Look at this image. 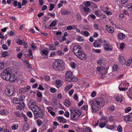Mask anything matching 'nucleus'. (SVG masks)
Returning <instances> with one entry per match:
<instances>
[{"label": "nucleus", "mask_w": 132, "mask_h": 132, "mask_svg": "<svg viewBox=\"0 0 132 132\" xmlns=\"http://www.w3.org/2000/svg\"><path fill=\"white\" fill-rule=\"evenodd\" d=\"M47 15H48L50 16H51L52 17H54L55 16V13L52 14L51 13H48L47 14Z\"/></svg>", "instance_id": "obj_59"}, {"label": "nucleus", "mask_w": 132, "mask_h": 132, "mask_svg": "<svg viewBox=\"0 0 132 132\" xmlns=\"http://www.w3.org/2000/svg\"><path fill=\"white\" fill-rule=\"evenodd\" d=\"M37 122L38 126H40L42 125V122L40 120H37Z\"/></svg>", "instance_id": "obj_64"}, {"label": "nucleus", "mask_w": 132, "mask_h": 132, "mask_svg": "<svg viewBox=\"0 0 132 132\" xmlns=\"http://www.w3.org/2000/svg\"><path fill=\"white\" fill-rule=\"evenodd\" d=\"M56 54L57 55H59L61 56H63L64 53L60 50L56 52Z\"/></svg>", "instance_id": "obj_37"}, {"label": "nucleus", "mask_w": 132, "mask_h": 132, "mask_svg": "<svg viewBox=\"0 0 132 132\" xmlns=\"http://www.w3.org/2000/svg\"><path fill=\"white\" fill-rule=\"evenodd\" d=\"M80 59L81 60H85L87 58V56L85 54V53H82L81 56H80Z\"/></svg>", "instance_id": "obj_19"}, {"label": "nucleus", "mask_w": 132, "mask_h": 132, "mask_svg": "<svg viewBox=\"0 0 132 132\" xmlns=\"http://www.w3.org/2000/svg\"><path fill=\"white\" fill-rule=\"evenodd\" d=\"M83 4L85 6L87 7L91 5L90 2L88 1H87L85 2H84L83 3Z\"/></svg>", "instance_id": "obj_33"}, {"label": "nucleus", "mask_w": 132, "mask_h": 132, "mask_svg": "<svg viewBox=\"0 0 132 132\" xmlns=\"http://www.w3.org/2000/svg\"><path fill=\"white\" fill-rule=\"evenodd\" d=\"M15 114L17 117H24L25 116V115L23 114V113L20 112H19L18 111L15 112Z\"/></svg>", "instance_id": "obj_16"}, {"label": "nucleus", "mask_w": 132, "mask_h": 132, "mask_svg": "<svg viewBox=\"0 0 132 132\" xmlns=\"http://www.w3.org/2000/svg\"><path fill=\"white\" fill-rule=\"evenodd\" d=\"M42 53L45 55H46L48 53L47 51L44 50H43L42 51Z\"/></svg>", "instance_id": "obj_62"}, {"label": "nucleus", "mask_w": 132, "mask_h": 132, "mask_svg": "<svg viewBox=\"0 0 132 132\" xmlns=\"http://www.w3.org/2000/svg\"><path fill=\"white\" fill-rule=\"evenodd\" d=\"M21 99L15 98L13 99V101L15 104H19L20 102L19 101L21 102Z\"/></svg>", "instance_id": "obj_18"}, {"label": "nucleus", "mask_w": 132, "mask_h": 132, "mask_svg": "<svg viewBox=\"0 0 132 132\" xmlns=\"http://www.w3.org/2000/svg\"><path fill=\"white\" fill-rule=\"evenodd\" d=\"M132 61V58H130L127 61L126 64V65L128 67L129 66Z\"/></svg>", "instance_id": "obj_30"}, {"label": "nucleus", "mask_w": 132, "mask_h": 132, "mask_svg": "<svg viewBox=\"0 0 132 132\" xmlns=\"http://www.w3.org/2000/svg\"><path fill=\"white\" fill-rule=\"evenodd\" d=\"M69 11H67L65 10H62L61 14L64 15H68L69 13Z\"/></svg>", "instance_id": "obj_27"}, {"label": "nucleus", "mask_w": 132, "mask_h": 132, "mask_svg": "<svg viewBox=\"0 0 132 132\" xmlns=\"http://www.w3.org/2000/svg\"><path fill=\"white\" fill-rule=\"evenodd\" d=\"M57 119L60 122L65 123L67 122V120L62 117H59L57 118Z\"/></svg>", "instance_id": "obj_13"}, {"label": "nucleus", "mask_w": 132, "mask_h": 132, "mask_svg": "<svg viewBox=\"0 0 132 132\" xmlns=\"http://www.w3.org/2000/svg\"><path fill=\"white\" fill-rule=\"evenodd\" d=\"M119 60L120 63L122 64H123L125 62V59L122 56H120L119 57Z\"/></svg>", "instance_id": "obj_15"}, {"label": "nucleus", "mask_w": 132, "mask_h": 132, "mask_svg": "<svg viewBox=\"0 0 132 132\" xmlns=\"http://www.w3.org/2000/svg\"><path fill=\"white\" fill-rule=\"evenodd\" d=\"M129 85V84L127 82L123 84H121L120 86H121L122 87H127V86H128Z\"/></svg>", "instance_id": "obj_41"}, {"label": "nucleus", "mask_w": 132, "mask_h": 132, "mask_svg": "<svg viewBox=\"0 0 132 132\" xmlns=\"http://www.w3.org/2000/svg\"><path fill=\"white\" fill-rule=\"evenodd\" d=\"M118 37L119 39H122L125 38V35L122 33H120L118 34Z\"/></svg>", "instance_id": "obj_20"}, {"label": "nucleus", "mask_w": 132, "mask_h": 132, "mask_svg": "<svg viewBox=\"0 0 132 132\" xmlns=\"http://www.w3.org/2000/svg\"><path fill=\"white\" fill-rule=\"evenodd\" d=\"M83 10L84 12H87L89 10V8L88 7L85 6L84 7Z\"/></svg>", "instance_id": "obj_40"}, {"label": "nucleus", "mask_w": 132, "mask_h": 132, "mask_svg": "<svg viewBox=\"0 0 132 132\" xmlns=\"http://www.w3.org/2000/svg\"><path fill=\"white\" fill-rule=\"evenodd\" d=\"M84 34L86 36H89L90 35V34L87 31H85L83 32Z\"/></svg>", "instance_id": "obj_51"}, {"label": "nucleus", "mask_w": 132, "mask_h": 132, "mask_svg": "<svg viewBox=\"0 0 132 132\" xmlns=\"http://www.w3.org/2000/svg\"><path fill=\"white\" fill-rule=\"evenodd\" d=\"M8 113V112L6 110H2L0 111V114L1 115H7Z\"/></svg>", "instance_id": "obj_23"}, {"label": "nucleus", "mask_w": 132, "mask_h": 132, "mask_svg": "<svg viewBox=\"0 0 132 132\" xmlns=\"http://www.w3.org/2000/svg\"><path fill=\"white\" fill-rule=\"evenodd\" d=\"M20 104L18 106V107L17 108V109L18 110H22V109H23L25 105L23 101L22 100H21V101L19 103Z\"/></svg>", "instance_id": "obj_10"}, {"label": "nucleus", "mask_w": 132, "mask_h": 132, "mask_svg": "<svg viewBox=\"0 0 132 132\" xmlns=\"http://www.w3.org/2000/svg\"><path fill=\"white\" fill-rule=\"evenodd\" d=\"M111 46L109 44L104 47V49L106 51H111L112 49Z\"/></svg>", "instance_id": "obj_12"}, {"label": "nucleus", "mask_w": 132, "mask_h": 132, "mask_svg": "<svg viewBox=\"0 0 132 132\" xmlns=\"http://www.w3.org/2000/svg\"><path fill=\"white\" fill-rule=\"evenodd\" d=\"M36 105L35 101L32 100H30L28 103V107L30 109L31 108L34 107Z\"/></svg>", "instance_id": "obj_9"}, {"label": "nucleus", "mask_w": 132, "mask_h": 132, "mask_svg": "<svg viewBox=\"0 0 132 132\" xmlns=\"http://www.w3.org/2000/svg\"><path fill=\"white\" fill-rule=\"evenodd\" d=\"M91 5L93 8L96 9L98 7L97 5L94 3H92L91 4Z\"/></svg>", "instance_id": "obj_39"}, {"label": "nucleus", "mask_w": 132, "mask_h": 132, "mask_svg": "<svg viewBox=\"0 0 132 132\" xmlns=\"http://www.w3.org/2000/svg\"><path fill=\"white\" fill-rule=\"evenodd\" d=\"M128 11H132V4H129L125 6Z\"/></svg>", "instance_id": "obj_17"}, {"label": "nucleus", "mask_w": 132, "mask_h": 132, "mask_svg": "<svg viewBox=\"0 0 132 132\" xmlns=\"http://www.w3.org/2000/svg\"><path fill=\"white\" fill-rule=\"evenodd\" d=\"M73 98L76 101H78V97L77 96V94L76 93L74 94Z\"/></svg>", "instance_id": "obj_46"}, {"label": "nucleus", "mask_w": 132, "mask_h": 132, "mask_svg": "<svg viewBox=\"0 0 132 132\" xmlns=\"http://www.w3.org/2000/svg\"><path fill=\"white\" fill-rule=\"evenodd\" d=\"M64 104L67 106L69 107L71 106V103L69 100H67L64 101Z\"/></svg>", "instance_id": "obj_21"}, {"label": "nucleus", "mask_w": 132, "mask_h": 132, "mask_svg": "<svg viewBox=\"0 0 132 132\" xmlns=\"http://www.w3.org/2000/svg\"><path fill=\"white\" fill-rule=\"evenodd\" d=\"M6 65L4 62H2L0 63V70L3 69L6 67Z\"/></svg>", "instance_id": "obj_24"}, {"label": "nucleus", "mask_w": 132, "mask_h": 132, "mask_svg": "<svg viewBox=\"0 0 132 132\" xmlns=\"http://www.w3.org/2000/svg\"><path fill=\"white\" fill-rule=\"evenodd\" d=\"M116 100L118 102H121L122 100V97L121 96H117L116 97Z\"/></svg>", "instance_id": "obj_26"}, {"label": "nucleus", "mask_w": 132, "mask_h": 132, "mask_svg": "<svg viewBox=\"0 0 132 132\" xmlns=\"http://www.w3.org/2000/svg\"><path fill=\"white\" fill-rule=\"evenodd\" d=\"M58 21V20L56 19L54 20L49 25L50 27H53L55 26L56 23Z\"/></svg>", "instance_id": "obj_28"}, {"label": "nucleus", "mask_w": 132, "mask_h": 132, "mask_svg": "<svg viewBox=\"0 0 132 132\" xmlns=\"http://www.w3.org/2000/svg\"><path fill=\"white\" fill-rule=\"evenodd\" d=\"M2 47L3 49L5 50H7L8 48L7 47V45L5 44H3L2 45Z\"/></svg>", "instance_id": "obj_52"}, {"label": "nucleus", "mask_w": 132, "mask_h": 132, "mask_svg": "<svg viewBox=\"0 0 132 132\" xmlns=\"http://www.w3.org/2000/svg\"><path fill=\"white\" fill-rule=\"evenodd\" d=\"M82 50L81 47L79 45H77L75 46L73 48V51L76 55L79 52H80Z\"/></svg>", "instance_id": "obj_7"}, {"label": "nucleus", "mask_w": 132, "mask_h": 132, "mask_svg": "<svg viewBox=\"0 0 132 132\" xmlns=\"http://www.w3.org/2000/svg\"><path fill=\"white\" fill-rule=\"evenodd\" d=\"M11 71L10 68H8L3 70L1 76L3 79L8 81L11 75Z\"/></svg>", "instance_id": "obj_3"}, {"label": "nucleus", "mask_w": 132, "mask_h": 132, "mask_svg": "<svg viewBox=\"0 0 132 132\" xmlns=\"http://www.w3.org/2000/svg\"><path fill=\"white\" fill-rule=\"evenodd\" d=\"M81 114V113L79 111L76 110H70V117L73 120L77 119Z\"/></svg>", "instance_id": "obj_5"}, {"label": "nucleus", "mask_w": 132, "mask_h": 132, "mask_svg": "<svg viewBox=\"0 0 132 132\" xmlns=\"http://www.w3.org/2000/svg\"><path fill=\"white\" fill-rule=\"evenodd\" d=\"M29 125L28 123H26L23 126V129L24 131L27 130L28 129Z\"/></svg>", "instance_id": "obj_25"}, {"label": "nucleus", "mask_w": 132, "mask_h": 132, "mask_svg": "<svg viewBox=\"0 0 132 132\" xmlns=\"http://www.w3.org/2000/svg\"><path fill=\"white\" fill-rule=\"evenodd\" d=\"M81 109L82 110H87L88 109V106L87 105H84L83 106V107L81 108Z\"/></svg>", "instance_id": "obj_58"}, {"label": "nucleus", "mask_w": 132, "mask_h": 132, "mask_svg": "<svg viewBox=\"0 0 132 132\" xmlns=\"http://www.w3.org/2000/svg\"><path fill=\"white\" fill-rule=\"evenodd\" d=\"M115 108L114 106H112L109 107V109L111 112L113 111L114 110Z\"/></svg>", "instance_id": "obj_53"}, {"label": "nucleus", "mask_w": 132, "mask_h": 132, "mask_svg": "<svg viewBox=\"0 0 132 132\" xmlns=\"http://www.w3.org/2000/svg\"><path fill=\"white\" fill-rule=\"evenodd\" d=\"M31 48L33 50H34L35 48H36L34 45V43L33 42H32L31 45Z\"/></svg>", "instance_id": "obj_45"}, {"label": "nucleus", "mask_w": 132, "mask_h": 132, "mask_svg": "<svg viewBox=\"0 0 132 132\" xmlns=\"http://www.w3.org/2000/svg\"><path fill=\"white\" fill-rule=\"evenodd\" d=\"M26 92V91L25 89L23 88L19 90L20 93H24Z\"/></svg>", "instance_id": "obj_63"}, {"label": "nucleus", "mask_w": 132, "mask_h": 132, "mask_svg": "<svg viewBox=\"0 0 132 132\" xmlns=\"http://www.w3.org/2000/svg\"><path fill=\"white\" fill-rule=\"evenodd\" d=\"M113 69L114 71H116L118 69V66L116 65H114L113 67Z\"/></svg>", "instance_id": "obj_50"}, {"label": "nucleus", "mask_w": 132, "mask_h": 132, "mask_svg": "<svg viewBox=\"0 0 132 132\" xmlns=\"http://www.w3.org/2000/svg\"><path fill=\"white\" fill-rule=\"evenodd\" d=\"M10 81L12 82H15L16 80V79L14 78V76H11L10 75V78H9V80Z\"/></svg>", "instance_id": "obj_31"}, {"label": "nucleus", "mask_w": 132, "mask_h": 132, "mask_svg": "<svg viewBox=\"0 0 132 132\" xmlns=\"http://www.w3.org/2000/svg\"><path fill=\"white\" fill-rule=\"evenodd\" d=\"M47 109L48 110V112L49 113L52 111L53 110V108L51 106H49L47 108Z\"/></svg>", "instance_id": "obj_54"}, {"label": "nucleus", "mask_w": 132, "mask_h": 132, "mask_svg": "<svg viewBox=\"0 0 132 132\" xmlns=\"http://www.w3.org/2000/svg\"><path fill=\"white\" fill-rule=\"evenodd\" d=\"M65 80L68 81L74 82L77 81L78 79L77 78L74 77L70 71H67L65 75Z\"/></svg>", "instance_id": "obj_4"}, {"label": "nucleus", "mask_w": 132, "mask_h": 132, "mask_svg": "<svg viewBox=\"0 0 132 132\" xmlns=\"http://www.w3.org/2000/svg\"><path fill=\"white\" fill-rule=\"evenodd\" d=\"M27 0H23L22 1V6H24L26 5L27 3Z\"/></svg>", "instance_id": "obj_55"}, {"label": "nucleus", "mask_w": 132, "mask_h": 132, "mask_svg": "<svg viewBox=\"0 0 132 132\" xmlns=\"http://www.w3.org/2000/svg\"><path fill=\"white\" fill-rule=\"evenodd\" d=\"M103 40L102 39H99L95 41L93 43V46L94 47H99L102 43Z\"/></svg>", "instance_id": "obj_8"}, {"label": "nucleus", "mask_w": 132, "mask_h": 132, "mask_svg": "<svg viewBox=\"0 0 132 132\" xmlns=\"http://www.w3.org/2000/svg\"><path fill=\"white\" fill-rule=\"evenodd\" d=\"M57 63V61H55L53 64V68L55 70H59L60 69L58 67V65Z\"/></svg>", "instance_id": "obj_11"}, {"label": "nucleus", "mask_w": 132, "mask_h": 132, "mask_svg": "<svg viewBox=\"0 0 132 132\" xmlns=\"http://www.w3.org/2000/svg\"><path fill=\"white\" fill-rule=\"evenodd\" d=\"M30 109L32 111L35 118H37L38 117L42 118L43 116L42 110L38 106H35L34 107L31 108Z\"/></svg>", "instance_id": "obj_2"}, {"label": "nucleus", "mask_w": 132, "mask_h": 132, "mask_svg": "<svg viewBox=\"0 0 132 132\" xmlns=\"http://www.w3.org/2000/svg\"><path fill=\"white\" fill-rule=\"evenodd\" d=\"M128 86H127V87H119V88L120 91L122 90V91H125L128 88Z\"/></svg>", "instance_id": "obj_36"}, {"label": "nucleus", "mask_w": 132, "mask_h": 132, "mask_svg": "<svg viewBox=\"0 0 132 132\" xmlns=\"http://www.w3.org/2000/svg\"><path fill=\"white\" fill-rule=\"evenodd\" d=\"M115 126L114 125H111L110 126L108 129L111 130H112L115 129Z\"/></svg>", "instance_id": "obj_47"}, {"label": "nucleus", "mask_w": 132, "mask_h": 132, "mask_svg": "<svg viewBox=\"0 0 132 132\" xmlns=\"http://www.w3.org/2000/svg\"><path fill=\"white\" fill-rule=\"evenodd\" d=\"M44 78L45 80L46 81H48L49 80L50 77L48 76H44Z\"/></svg>", "instance_id": "obj_60"}, {"label": "nucleus", "mask_w": 132, "mask_h": 132, "mask_svg": "<svg viewBox=\"0 0 132 132\" xmlns=\"http://www.w3.org/2000/svg\"><path fill=\"white\" fill-rule=\"evenodd\" d=\"M74 90L73 89H71L69 92L68 94L70 96H71L73 92H74Z\"/></svg>", "instance_id": "obj_56"}, {"label": "nucleus", "mask_w": 132, "mask_h": 132, "mask_svg": "<svg viewBox=\"0 0 132 132\" xmlns=\"http://www.w3.org/2000/svg\"><path fill=\"white\" fill-rule=\"evenodd\" d=\"M14 92V89L12 85L8 86L5 90V94L9 96L12 95Z\"/></svg>", "instance_id": "obj_6"}, {"label": "nucleus", "mask_w": 132, "mask_h": 132, "mask_svg": "<svg viewBox=\"0 0 132 132\" xmlns=\"http://www.w3.org/2000/svg\"><path fill=\"white\" fill-rule=\"evenodd\" d=\"M70 64L71 67L73 69L75 68L77 66L76 64L73 62H71Z\"/></svg>", "instance_id": "obj_35"}, {"label": "nucleus", "mask_w": 132, "mask_h": 132, "mask_svg": "<svg viewBox=\"0 0 132 132\" xmlns=\"http://www.w3.org/2000/svg\"><path fill=\"white\" fill-rule=\"evenodd\" d=\"M72 87V85H69L65 87V90L67 91L69 90Z\"/></svg>", "instance_id": "obj_42"}, {"label": "nucleus", "mask_w": 132, "mask_h": 132, "mask_svg": "<svg viewBox=\"0 0 132 132\" xmlns=\"http://www.w3.org/2000/svg\"><path fill=\"white\" fill-rule=\"evenodd\" d=\"M76 18L78 21H80L81 20V16L80 15L79 13L76 14Z\"/></svg>", "instance_id": "obj_29"}, {"label": "nucleus", "mask_w": 132, "mask_h": 132, "mask_svg": "<svg viewBox=\"0 0 132 132\" xmlns=\"http://www.w3.org/2000/svg\"><path fill=\"white\" fill-rule=\"evenodd\" d=\"M55 4L53 3H50V5L49 10L50 11H52L54 8Z\"/></svg>", "instance_id": "obj_34"}, {"label": "nucleus", "mask_w": 132, "mask_h": 132, "mask_svg": "<svg viewBox=\"0 0 132 132\" xmlns=\"http://www.w3.org/2000/svg\"><path fill=\"white\" fill-rule=\"evenodd\" d=\"M125 120L126 122H129L130 120V117L129 116H125L124 117Z\"/></svg>", "instance_id": "obj_44"}, {"label": "nucleus", "mask_w": 132, "mask_h": 132, "mask_svg": "<svg viewBox=\"0 0 132 132\" xmlns=\"http://www.w3.org/2000/svg\"><path fill=\"white\" fill-rule=\"evenodd\" d=\"M8 56V53L6 52H4L2 54V56L3 57H5Z\"/></svg>", "instance_id": "obj_61"}, {"label": "nucleus", "mask_w": 132, "mask_h": 132, "mask_svg": "<svg viewBox=\"0 0 132 132\" xmlns=\"http://www.w3.org/2000/svg\"><path fill=\"white\" fill-rule=\"evenodd\" d=\"M108 122V121L106 120L105 122H102L100 124V127L101 128L104 127Z\"/></svg>", "instance_id": "obj_32"}, {"label": "nucleus", "mask_w": 132, "mask_h": 132, "mask_svg": "<svg viewBox=\"0 0 132 132\" xmlns=\"http://www.w3.org/2000/svg\"><path fill=\"white\" fill-rule=\"evenodd\" d=\"M77 40L78 41L80 42H82L83 41V39L82 38V37L80 36H79L78 37Z\"/></svg>", "instance_id": "obj_48"}, {"label": "nucleus", "mask_w": 132, "mask_h": 132, "mask_svg": "<svg viewBox=\"0 0 132 132\" xmlns=\"http://www.w3.org/2000/svg\"><path fill=\"white\" fill-rule=\"evenodd\" d=\"M96 92L95 91H93L92 93L91 96L92 97H94L96 95Z\"/></svg>", "instance_id": "obj_57"}, {"label": "nucleus", "mask_w": 132, "mask_h": 132, "mask_svg": "<svg viewBox=\"0 0 132 132\" xmlns=\"http://www.w3.org/2000/svg\"><path fill=\"white\" fill-rule=\"evenodd\" d=\"M16 42L19 45H21L23 44V41L21 39H19L18 41Z\"/></svg>", "instance_id": "obj_38"}, {"label": "nucleus", "mask_w": 132, "mask_h": 132, "mask_svg": "<svg viewBox=\"0 0 132 132\" xmlns=\"http://www.w3.org/2000/svg\"><path fill=\"white\" fill-rule=\"evenodd\" d=\"M50 90L52 93H55L56 91V89L53 88H51L50 89Z\"/></svg>", "instance_id": "obj_49"}, {"label": "nucleus", "mask_w": 132, "mask_h": 132, "mask_svg": "<svg viewBox=\"0 0 132 132\" xmlns=\"http://www.w3.org/2000/svg\"><path fill=\"white\" fill-rule=\"evenodd\" d=\"M107 31L110 33H112L114 32V28L112 27H109L106 28Z\"/></svg>", "instance_id": "obj_14"}, {"label": "nucleus", "mask_w": 132, "mask_h": 132, "mask_svg": "<svg viewBox=\"0 0 132 132\" xmlns=\"http://www.w3.org/2000/svg\"><path fill=\"white\" fill-rule=\"evenodd\" d=\"M84 53V52H83L82 50L80 52H79V53H77L76 54V55L77 57L80 58V57H79V55H79V56H81V54H82V53Z\"/></svg>", "instance_id": "obj_43"}, {"label": "nucleus", "mask_w": 132, "mask_h": 132, "mask_svg": "<svg viewBox=\"0 0 132 132\" xmlns=\"http://www.w3.org/2000/svg\"><path fill=\"white\" fill-rule=\"evenodd\" d=\"M58 65V67L59 68L61 67H62V66L64 64V63L62 60H60L57 61V63Z\"/></svg>", "instance_id": "obj_22"}, {"label": "nucleus", "mask_w": 132, "mask_h": 132, "mask_svg": "<svg viewBox=\"0 0 132 132\" xmlns=\"http://www.w3.org/2000/svg\"><path fill=\"white\" fill-rule=\"evenodd\" d=\"M89 103L91 106L92 113H95L99 108L103 106L104 104L103 98L99 97L96 98L94 100H90Z\"/></svg>", "instance_id": "obj_1"}]
</instances>
